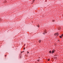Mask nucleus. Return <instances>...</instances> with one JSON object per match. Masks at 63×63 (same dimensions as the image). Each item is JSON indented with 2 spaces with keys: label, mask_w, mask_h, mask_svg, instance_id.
Here are the masks:
<instances>
[{
  "label": "nucleus",
  "mask_w": 63,
  "mask_h": 63,
  "mask_svg": "<svg viewBox=\"0 0 63 63\" xmlns=\"http://www.w3.org/2000/svg\"><path fill=\"white\" fill-rule=\"evenodd\" d=\"M63 34H62L61 36H60V38H62V37H63Z\"/></svg>",
  "instance_id": "1"
},
{
  "label": "nucleus",
  "mask_w": 63,
  "mask_h": 63,
  "mask_svg": "<svg viewBox=\"0 0 63 63\" xmlns=\"http://www.w3.org/2000/svg\"><path fill=\"white\" fill-rule=\"evenodd\" d=\"M54 52H55V50H53L52 51V53H54Z\"/></svg>",
  "instance_id": "2"
},
{
  "label": "nucleus",
  "mask_w": 63,
  "mask_h": 63,
  "mask_svg": "<svg viewBox=\"0 0 63 63\" xmlns=\"http://www.w3.org/2000/svg\"><path fill=\"white\" fill-rule=\"evenodd\" d=\"M56 35L57 36H58V35H59V34H58V32H57L56 33Z\"/></svg>",
  "instance_id": "3"
},
{
  "label": "nucleus",
  "mask_w": 63,
  "mask_h": 63,
  "mask_svg": "<svg viewBox=\"0 0 63 63\" xmlns=\"http://www.w3.org/2000/svg\"><path fill=\"white\" fill-rule=\"evenodd\" d=\"M49 53H51V51H50L49 52Z\"/></svg>",
  "instance_id": "4"
},
{
  "label": "nucleus",
  "mask_w": 63,
  "mask_h": 63,
  "mask_svg": "<svg viewBox=\"0 0 63 63\" xmlns=\"http://www.w3.org/2000/svg\"><path fill=\"white\" fill-rule=\"evenodd\" d=\"M41 42V40H39V43H40V42Z\"/></svg>",
  "instance_id": "5"
},
{
  "label": "nucleus",
  "mask_w": 63,
  "mask_h": 63,
  "mask_svg": "<svg viewBox=\"0 0 63 63\" xmlns=\"http://www.w3.org/2000/svg\"><path fill=\"white\" fill-rule=\"evenodd\" d=\"M54 35L55 36H56V33H55L54 34Z\"/></svg>",
  "instance_id": "6"
},
{
  "label": "nucleus",
  "mask_w": 63,
  "mask_h": 63,
  "mask_svg": "<svg viewBox=\"0 0 63 63\" xmlns=\"http://www.w3.org/2000/svg\"><path fill=\"white\" fill-rule=\"evenodd\" d=\"M27 53H29V52L28 51H27Z\"/></svg>",
  "instance_id": "7"
},
{
  "label": "nucleus",
  "mask_w": 63,
  "mask_h": 63,
  "mask_svg": "<svg viewBox=\"0 0 63 63\" xmlns=\"http://www.w3.org/2000/svg\"><path fill=\"white\" fill-rule=\"evenodd\" d=\"M50 60V59H48V61H49Z\"/></svg>",
  "instance_id": "8"
},
{
  "label": "nucleus",
  "mask_w": 63,
  "mask_h": 63,
  "mask_svg": "<svg viewBox=\"0 0 63 63\" xmlns=\"http://www.w3.org/2000/svg\"><path fill=\"white\" fill-rule=\"evenodd\" d=\"M43 33V34H44V35H45V33Z\"/></svg>",
  "instance_id": "9"
},
{
  "label": "nucleus",
  "mask_w": 63,
  "mask_h": 63,
  "mask_svg": "<svg viewBox=\"0 0 63 63\" xmlns=\"http://www.w3.org/2000/svg\"><path fill=\"white\" fill-rule=\"evenodd\" d=\"M37 27H39V25H38L37 26Z\"/></svg>",
  "instance_id": "10"
},
{
  "label": "nucleus",
  "mask_w": 63,
  "mask_h": 63,
  "mask_svg": "<svg viewBox=\"0 0 63 63\" xmlns=\"http://www.w3.org/2000/svg\"><path fill=\"white\" fill-rule=\"evenodd\" d=\"M45 32V33H47V32H46V31Z\"/></svg>",
  "instance_id": "11"
},
{
  "label": "nucleus",
  "mask_w": 63,
  "mask_h": 63,
  "mask_svg": "<svg viewBox=\"0 0 63 63\" xmlns=\"http://www.w3.org/2000/svg\"><path fill=\"white\" fill-rule=\"evenodd\" d=\"M25 49V47L24 48V49Z\"/></svg>",
  "instance_id": "12"
},
{
  "label": "nucleus",
  "mask_w": 63,
  "mask_h": 63,
  "mask_svg": "<svg viewBox=\"0 0 63 63\" xmlns=\"http://www.w3.org/2000/svg\"><path fill=\"white\" fill-rule=\"evenodd\" d=\"M39 60H40V59H39V60H38V61H39Z\"/></svg>",
  "instance_id": "13"
},
{
  "label": "nucleus",
  "mask_w": 63,
  "mask_h": 63,
  "mask_svg": "<svg viewBox=\"0 0 63 63\" xmlns=\"http://www.w3.org/2000/svg\"><path fill=\"white\" fill-rule=\"evenodd\" d=\"M53 21H54V20H53Z\"/></svg>",
  "instance_id": "14"
},
{
  "label": "nucleus",
  "mask_w": 63,
  "mask_h": 63,
  "mask_svg": "<svg viewBox=\"0 0 63 63\" xmlns=\"http://www.w3.org/2000/svg\"><path fill=\"white\" fill-rule=\"evenodd\" d=\"M6 56V55H5V56Z\"/></svg>",
  "instance_id": "15"
},
{
  "label": "nucleus",
  "mask_w": 63,
  "mask_h": 63,
  "mask_svg": "<svg viewBox=\"0 0 63 63\" xmlns=\"http://www.w3.org/2000/svg\"><path fill=\"white\" fill-rule=\"evenodd\" d=\"M21 53H22V52H21Z\"/></svg>",
  "instance_id": "16"
},
{
  "label": "nucleus",
  "mask_w": 63,
  "mask_h": 63,
  "mask_svg": "<svg viewBox=\"0 0 63 63\" xmlns=\"http://www.w3.org/2000/svg\"><path fill=\"white\" fill-rule=\"evenodd\" d=\"M24 45L25 46V45Z\"/></svg>",
  "instance_id": "17"
},
{
  "label": "nucleus",
  "mask_w": 63,
  "mask_h": 63,
  "mask_svg": "<svg viewBox=\"0 0 63 63\" xmlns=\"http://www.w3.org/2000/svg\"><path fill=\"white\" fill-rule=\"evenodd\" d=\"M24 45L25 46V45Z\"/></svg>",
  "instance_id": "18"
}]
</instances>
